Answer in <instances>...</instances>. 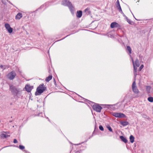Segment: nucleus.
<instances>
[{"instance_id": "nucleus-19", "label": "nucleus", "mask_w": 153, "mask_h": 153, "mask_svg": "<svg viewBox=\"0 0 153 153\" xmlns=\"http://www.w3.org/2000/svg\"><path fill=\"white\" fill-rule=\"evenodd\" d=\"M130 141L131 143H133L134 142V137L132 135H131L129 137Z\"/></svg>"}, {"instance_id": "nucleus-15", "label": "nucleus", "mask_w": 153, "mask_h": 153, "mask_svg": "<svg viewBox=\"0 0 153 153\" xmlns=\"http://www.w3.org/2000/svg\"><path fill=\"white\" fill-rule=\"evenodd\" d=\"M22 16V13H18L16 16V19H19Z\"/></svg>"}, {"instance_id": "nucleus-4", "label": "nucleus", "mask_w": 153, "mask_h": 153, "mask_svg": "<svg viewBox=\"0 0 153 153\" xmlns=\"http://www.w3.org/2000/svg\"><path fill=\"white\" fill-rule=\"evenodd\" d=\"M10 89L11 92L13 94H17L20 91L19 89L16 88L13 85H10Z\"/></svg>"}, {"instance_id": "nucleus-6", "label": "nucleus", "mask_w": 153, "mask_h": 153, "mask_svg": "<svg viewBox=\"0 0 153 153\" xmlns=\"http://www.w3.org/2000/svg\"><path fill=\"white\" fill-rule=\"evenodd\" d=\"M112 115L117 118H124L126 117L124 114L120 113L114 112L112 113Z\"/></svg>"}, {"instance_id": "nucleus-10", "label": "nucleus", "mask_w": 153, "mask_h": 153, "mask_svg": "<svg viewBox=\"0 0 153 153\" xmlns=\"http://www.w3.org/2000/svg\"><path fill=\"white\" fill-rule=\"evenodd\" d=\"M120 25L116 22H113L111 23L110 25V27L111 28L115 27H120Z\"/></svg>"}, {"instance_id": "nucleus-13", "label": "nucleus", "mask_w": 153, "mask_h": 153, "mask_svg": "<svg viewBox=\"0 0 153 153\" xmlns=\"http://www.w3.org/2000/svg\"><path fill=\"white\" fill-rule=\"evenodd\" d=\"M3 133H5V134L2 133L1 134V137L2 138L4 139L10 137V135L7 134V132H4Z\"/></svg>"}, {"instance_id": "nucleus-2", "label": "nucleus", "mask_w": 153, "mask_h": 153, "mask_svg": "<svg viewBox=\"0 0 153 153\" xmlns=\"http://www.w3.org/2000/svg\"><path fill=\"white\" fill-rule=\"evenodd\" d=\"M46 88L45 87L44 84H41L38 86L36 89L35 94L36 95H40L45 90Z\"/></svg>"}, {"instance_id": "nucleus-25", "label": "nucleus", "mask_w": 153, "mask_h": 153, "mask_svg": "<svg viewBox=\"0 0 153 153\" xmlns=\"http://www.w3.org/2000/svg\"><path fill=\"white\" fill-rule=\"evenodd\" d=\"M19 148L20 149L23 150L25 149V147L23 146L20 145L19 146Z\"/></svg>"}, {"instance_id": "nucleus-26", "label": "nucleus", "mask_w": 153, "mask_h": 153, "mask_svg": "<svg viewBox=\"0 0 153 153\" xmlns=\"http://www.w3.org/2000/svg\"><path fill=\"white\" fill-rule=\"evenodd\" d=\"M143 65H142L140 66V67L139 68V71H141V70H142V69H143Z\"/></svg>"}, {"instance_id": "nucleus-24", "label": "nucleus", "mask_w": 153, "mask_h": 153, "mask_svg": "<svg viewBox=\"0 0 153 153\" xmlns=\"http://www.w3.org/2000/svg\"><path fill=\"white\" fill-rule=\"evenodd\" d=\"M99 128L100 130L102 131H103L104 130V128L102 127V126L101 125H100L99 127Z\"/></svg>"}, {"instance_id": "nucleus-29", "label": "nucleus", "mask_w": 153, "mask_h": 153, "mask_svg": "<svg viewBox=\"0 0 153 153\" xmlns=\"http://www.w3.org/2000/svg\"><path fill=\"white\" fill-rule=\"evenodd\" d=\"M13 142L14 143H17V141L16 139H14L13 140Z\"/></svg>"}, {"instance_id": "nucleus-5", "label": "nucleus", "mask_w": 153, "mask_h": 153, "mask_svg": "<svg viewBox=\"0 0 153 153\" xmlns=\"http://www.w3.org/2000/svg\"><path fill=\"white\" fill-rule=\"evenodd\" d=\"M93 108L94 110L97 112H101L102 108L98 104H95L93 106Z\"/></svg>"}, {"instance_id": "nucleus-31", "label": "nucleus", "mask_w": 153, "mask_h": 153, "mask_svg": "<svg viewBox=\"0 0 153 153\" xmlns=\"http://www.w3.org/2000/svg\"><path fill=\"white\" fill-rule=\"evenodd\" d=\"M1 122V120H0V123Z\"/></svg>"}, {"instance_id": "nucleus-9", "label": "nucleus", "mask_w": 153, "mask_h": 153, "mask_svg": "<svg viewBox=\"0 0 153 153\" xmlns=\"http://www.w3.org/2000/svg\"><path fill=\"white\" fill-rule=\"evenodd\" d=\"M4 26L9 33H11L12 32L13 29L10 27L9 24L8 23L5 24Z\"/></svg>"}, {"instance_id": "nucleus-1", "label": "nucleus", "mask_w": 153, "mask_h": 153, "mask_svg": "<svg viewBox=\"0 0 153 153\" xmlns=\"http://www.w3.org/2000/svg\"><path fill=\"white\" fill-rule=\"evenodd\" d=\"M131 59L132 62L133 63V65L134 71V75L135 77H136V75H137V67H138L140 66V64L138 60L137 59H136L135 62H134L133 58L132 57H131Z\"/></svg>"}, {"instance_id": "nucleus-7", "label": "nucleus", "mask_w": 153, "mask_h": 153, "mask_svg": "<svg viewBox=\"0 0 153 153\" xmlns=\"http://www.w3.org/2000/svg\"><path fill=\"white\" fill-rule=\"evenodd\" d=\"M16 75L15 72L14 71H12L8 74L7 77L10 79L13 80L14 78Z\"/></svg>"}, {"instance_id": "nucleus-16", "label": "nucleus", "mask_w": 153, "mask_h": 153, "mask_svg": "<svg viewBox=\"0 0 153 153\" xmlns=\"http://www.w3.org/2000/svg\"><path fill=\"white\" fill-rule=\"evenodd\" d=\"M82 15V12L81 11L77 12L76 16L78 18H80Z\"/></svg>"}, {"instance_id": "nucleus-18", "label": "nucleus", "mask_w": 153, "mask_h": 153, "mask_svg": "<svg viewBox=\"0 0 153 153\" xmlns=\"http://www.w3.org/2000/svg\"><path fill=\"white\" fill-rule=\"evenodd\" d=\"M52 75H49L46 78L45 81L47 82H48L52 79Z\"/></svg>"}, {"instance_id": "nucleus-21", "label": "nucleus", "mask_w": 153, "mask_h": 153, "mask_svg": "<svg viewBox=\"0 0 153 153\" xmlns=\"http://www.w3.org/2000/svg\"><path fill=\"white\" fill-rule=\"evenodd\" d=\"M126 20L127 21V22L130 24L132 25V22L131 20L130 19H128V18H126Z\"/></svg>"}, {"instance_id": "nucleus-8", "label": "nucleus", "mask_w": 153, "mask_h": 153, "mask_svg": "<svg viewBox=\"0 0 153 153\" xmlns=\"http://www.w3.org/2000/svg\"><path fill=\"white\" fill-rule=\"evenodd\" d=\"M132 88L133 92L135 94H138L139 91L137 88L135 83V81H134L132 84Z\"/></svg>"}, {"instance_id": "nucleus-20", "label": "nucleus", "mask_w": 153, "mask_h": 153, "mask_svg": "<svg viewBox=\"0 0 153 153\" xmlns=\"http://www.w3.org/2000/svg\"><path fill=\"white\" fill-rule=\"evenodd\" d=\"M127 49L129 52V54H130V57H131V55H130V54L131 53V48H130V46H127Z\"/></svg>"}, {"instance_id": "nucleus-11", "label": "nucleus", "mask_w": 153, "mask_h": 153, "mask_svg": "<svg viewBox=\"0 0 153 153\" xmlns=\"http://www.w3.org/2000/svg\"><path fill=\"white\" fill-rule=\"evenodd\" d=\"M116 5L117 8L119 12H122V10L120 5V2L119 0L117 1Z\"/></svg>"}, {"instance_id": "nucleus-3", "label": "nucleus", "mask_w": 153, "mask_h": 153, "mask_svg": "<svg viewBox=\"0 0 153 153\" xmlns=\"http://www.w3.org/2000/svg\"><path fill=\"white\" fill-rule=\"evenodd\" d=\"M62 4L63 5L68 6L72 13H74V7L71 3L69 1L64 0L62 1Z\"/></svg>"}, {"instance_id": "nucleus-17", "label": "nucleus", "mask_w": 153, "mask_h": 153, "mask_svg": "<svg viewBox=\"0 0 153 153\" xmlns=\"http://www.w3.org/2000/svg\"><path fill=\"white\" fill-rule=\"evenodd\" d=\"M120 139H121V140L123 141L124 142V143H126L127 142V140L126 139V138L124 137L123 136H120Z\"/></svg>"}, {"instance_id": "nucleus-28", "label": "nucleus", "mask_w": 153, "mask_h": 153, "mask_svg": "<svg viewBox=\"0 0 153 153\" xmlns=\"http://www.w3.org/2000/svg\"><path fill=\"white\" fill-rule=\"evenodd\" d=\"M105 105L108 106V108H111V107L113 106L112 105Z\"/></svg>"}, {"instance_id": "nucleus-23", "label": "nucleus", "mask_w": 153, "mask_h": 153, "mask_svg": "<svg viewBox=\"0 0 153 153\" xmlns=\"http://www.w3.org/2000/svg\"><path fill=\"white\" fill-rule=\"evenodd\" d=\"M107 128L108 129V130L111 132H112L113 130L111 127L109 125H107L106 126Z\"/></svg>"}, {"instance_id": "nucleus-22", "label": "nucleus", "mask_w": 153, "mask_h": 153, "mask_svg": "<svg viewBox=\"0 0 153 153\" xmlns=\"http://www.w3.org/2000/svg\"><path fill=\"white\" fill-rule=\"evenodd\" d=\"M148 100L150 102H153V97H149L148 98Z\"/></svg>"}, {"instance_id": "nucleus-30", "label": "nucleus", "mask_w": 153, "mask_h": 153, "mask_svg": "<svg viewBox=\"0 0 153 153\" xmlns=\"http://www.w3.org/2000/svg\"><path fill=\"white\" fill-rule=\"evenodd\" d=\"M0 68H2L3 69H5V68H3V66L2 65H0Z\"/></svg>"}, {"instance_id": "nucleus-12", "label": "nucleus", "mask_w": 153, "mask_h": 153, "mask_svg": "<svg viewBox=\"0 0 153 153\" xmlns=\"http://www.w3.org/2000/svg\"><path fill=\"white\" fill-rule=\"evenodd\" d=\"M33 87L30 86V85H26L25 86V89L26 91L28 92H30L33 89Z\"/></svg>"}, {"instance_id": "nucleus-27", "label": "nucleus", "mask_w": 153, "mask_h": 153, "mask_svg": "<svg viewBox=\"0 0 153 153\" xmlns=\"http://www.w3.org/2000/svg\"><path fill=\"white\" fill-rule=\"evenodd\" d=\"M120 12L122 14H123V16L125 17V19H126V18H127V17L124 14V13H123V12L122 11V12Z\"/></svg>"}, {"instance_id": "nucleus-14", "label": "nucleus", "mask_w": 153, "mask_h": 153, "mask_svg": "<svg viewBox=\"0 0 153 153\" xmlns=\"http://www.w3.org/2000/svg\"><path fill=\"white\" fill-rule=\"evenodd\" d=\"M120 124L122 125L123 126H125L128 125V122L127 121H120Z\"/></svg>"}]
</instances>
